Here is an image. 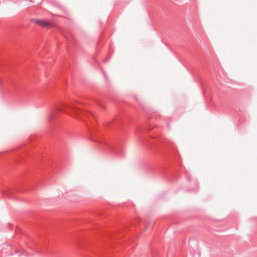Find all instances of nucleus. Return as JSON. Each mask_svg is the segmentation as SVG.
Segmentation results:
<instances>
[{
  "instance_id": "423d86ee",
  "label": "nucleus",
  "mask_w": 257,
  "mask_h": 257,
  "mask_svg": "<svg viewBox=\"0 0 257 257\" xmlns=\"http://www.w3.org/2000/svg\"><path fill=\"white\" fill-rule=\"evenodd\" d=\"M2 81H1V80L0 79V86L2 85Z\"/></svg>"
},
{
  "instance_id": "0eeeda50",
  "label": "nucleus",
  "mask_w": 257,
  "mask_h": 257,
  "mask_svg": "<svg viewBox=\"0 0 257 257\" xmlns=\"http://www.w3.org/2000/svg\"><path fill=\"white\" fill-rule=\"evenodd\" d=\"M107 61H108V60H107V59H106V60H104V62H107Z\"/></svg>"
},
{
  "instance_id": "20e7f679",
  "label": "nucleus",
  "mask_w": 257,
  "mask_h": 257,
  "mask_svg": "<svg viewBox=\"0 0 257 257\" xmlns=\"http://www.w3.org/2000/svg\"><path fill=\"white\" fill-rule=\"evenodd\" d=\"M91 141H96V142H101V141H100V140H98V139H97L96 140H95V139H93V138H92V137H91Z\"/></svg>"
},
{
  "instance_id": "39448f33",
  "label": "nucleus",
  "mask_w": 257,
  "mask_h": 257,
  "mask_svg": "<svg viewBox=\"0 0 257 257\" xmlns=\"http://www.w3.org/2000/svg\"><path fill=\"white\" fill-rule=\"evenodd\" d=\"M52 117H53V114H51V115H50V118H49V119H51V118H52Z\"/></svg>"
},
{
  "instance_id": "f03ea898",
  "label": "nucleus",
  "mask_w": 257,
  "mask_h": 257,
  "mask_svg": "<svg viewBox=\"0 0 257 257\" xmlns=\"http://www.w3.org/2000/svg\"><path fill=\"white\" fill-rule=\"evenodd\" d=\"M65 108L70 109L78 115H80L81 113H84L80 108H78L74 105L64 104L62 107L59 108V109L60 111H65Z\"/></svg>"
},
{
  "instance_id": "7ed1b4c3",
  "label": "nucleus",
  "mask_w": 257,
  "mask_h": 257,
  "mask_svg": "<svg viewBox=\"0 0 257 257\" xmlns=\"http://www.w3.org/2000/svg\"><path fill=\"white\" fill-rule=\"evenodd\" d=\"M102 73H103V74L104 77H105V79H106V80H107V79H108V77H107V75H106V73H105L104 71H102Z\"/></svg>"
},
{
  "instance_id": "f257e3e1",
  "label": "nucleus",
  "mask_w": 257,
  "mask_h": 257,
  "mask_svg": "<svg viewBox=\"0 0 257 257\" xmlns=\"http://www.w3.org/2000/svg\"><path fill=\"white\" fill-rule=\"evenodd\" d=\"M31 21L43 27L49 28L53 26V23L48 20L34 19H32Z\"/></svg>"
}]
</instances>
